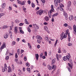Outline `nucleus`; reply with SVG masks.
<instances>
[{"label": "nucleus", "mask_w": 76, "mask_h": 76, "mask_svg": "<svg viewBox=\"0 0 76 76\" xmlns=\"http://www.w3.org/2000/svg\"><path fill=\"white\" fill-rule=\"evenodd\" d=\"M66 33L64 34V33L62 32L61 34L60 39L61 40H63L64 38H66L67 37V34H68L69 31H66Z\"/></svg>", "instance_id": "obj_1"}, {"label": "nucleus", "mask_w": 76, "mask_h": 76, "mask_svg": "<svg viewBox=\"0 0 76 76\" xmlns=\"http://www.w3.org/2000/svg\"><path fill=\"white\" fill-rule=\"evenodd\" d=\"M44 12V11L42 10H40L37 12V14L38 15L39 14V15H41L43 12Z\"/></svg>", "instance_id": "obj_2"}, {"label": "nucleus", "mask_w": 76, "mask_h": 76, "mask_svg": "<svg viewBox=\"0 0 76 76\" xmlns=\"http://www.w3.org/2000/svg\"><path fill=\"white\" fill-rule=\"evenodd\" d=\"M70 63H68V65H69V67H70L71 69H72V66L73 65V62H72V60H70Z\"/></svg>", "instance_id": "obj_3"}, {"label": "nucleus", "mask_w": 76, "mask_h": 76, "mask_svg": "<svg viewBox=\"0 0 76 76\" xmlns=\"http://www.w3.org/2000/svg\"><path fill=\"white\" fill-rule=\"evenodd\" d=\"M6 47V43H5V42H4L3 43V44L1 45L0 48V50H1V51H2V49H4V48H5Z\"/></svg>", "instance_id": "obj_4"}, {"label": "nucleus", "mask_w": 76, "mask_h": 76, "mask_svg": "<svg viewBox=\"0 0 76 76\" xmlns=\"http://www.w3.org/2000/svg\"><path fill=\"white\" fill-rule=\"evenodd\" d=\"M63 58L64 61H66L67 59V60H69L70 57H69V55H67L66 56L64 57Z\"/></svg>", "instance_id": "obj_5"}, {"label": "nucleus", "mask_w": 76, "mask_h": 76, "mask_svg": "<svg viewBox=\"0 0 76 76\" xmlns=\"http://www.w3.org/2000/svg\"><path fill=\"white\" fill-rule=\"evenodd\" d=\"M7 66H4V67L2 68V72H4L7 71Z\"/></svg>", "instance_id": "obj_6"}, {"label": "nucleus", "mask_w": 76, "mask_h": 76, "mask_svg": "<svg viewBox=\"0 0 76 76\" xmlns=\"http://www.w3.org/2000/svg\"><path fill=\"white\" fill-rule=\"evenodd\" d=\"M51 9L50 10V13H52V12H54V9L53 5H51Z\"/></svg>", "instance_id": "obj_7"}, {"label": "nucleus", "mask_w": 76, "mask_h": 76, "mask_svg": "<svg viewBox=\"0 0 76 76\" xmlns=\"http://www.w3.org/2000/svg\"><path fill=\"white\" fill-rule=\"evenodd\" d=\"M73 29L74 31L73 32V33L75 34H76V27L75 25H74L73 26Z\"/></svg>", "instance_id": "obj_8"}, {"label": "nucleus", "mask_w": 76, "mask_h": 76, "mask_svg": "<svg viewBox=\"0 0 76 76\" xmlns=\"http://www.w3.org/2000/svg\"><path fill=\"white\" fill-rule=\"evenodd\" d=\"M14 32L16 34L18 33V27H15L14 28Z\"/></svg>", "instance_id": "obj_9"}, {"label": "nucleus", "mask_w": 76, "mask_h": 76, "mask_svg": "<svg viewBox=\"0 0 76 76\" xmlns=\"http://www.w3.org/2000/svg\"><path fill=\"white\" fill-rule=\"evenodd\" d=\"M44 30L46 31H47V32L49 33V31H48V27L47 26H45L44 27Z\"/></svg>", "instance_id": "obj_10"}, {"label": "nucleus", "mask_w": 76, "mask_h": 76, "mask_svg": "<svg viewBox=\"0 0 76 76\" xmlns=\"http://www.w3.org/2000/svg\"><path fill=\"white\" fill-rule=\"evenodd\" d=\"M56 58L54 59L52 61V63H51V65H53L55 63H56Z\"/></svg>", "instance_id": "obj_11"}, {"label": "nucleus", "mask_w": 76, "mask_h": 76, "mask_svg": "<svg viewBox=\"0 0 76 76\" xmlns=\"http://www.w3.org/2000/svg\"><path fill=\"white\" fill-rule=\"evenodd\" d=\"M35 56L37 60H38V58L39 57V55L38 54H35Z\"/></svg>", "instance_id": "obj_12"}, {"label": "nucleus", "mask_w": 76, "mask_h": 76, "mask_svg": "<svg viewBox=\"0 0 76 76\" xmlns=\"http://www.w3.org/2000/svg\"><path fill=\"white\" fill-rule=\"evenodd\" d=\"M5 6H6V3H4L1 5V7L3 9H4V7H5Z\"/></svg>", "instance_id": "obj_13"}, {"label": "nucleus", "mask_w": 76, "mask_h": 76, "mask_svg": "<svg viewBox=\"0 0 76 76\" xmlns=\"http://www.w3.org/2000/svg\"><path fill=\"white\" fill-rule=\"evenodd\" d=\"M45 19L46 20V21H47V22H48V21H49V18L48 16L45 17Z\"/></svg>", "instance_id": "obj_14"}, {"label": "nucleus", "mask_w": 76, "mask_h": 76, "mask_svg": "<svg viewBox=\"0 0 76 76\" xmlns=\"http://www.w3.org/2000/svg\"><path fill=\"white\" fill-rule=\"evenodd\" d=\"M64 16L66 20H67L68 18H67V14L66 13H65L64 14Z\"/></svg>", "instance_id": "obj_15"}, {"label": "nucleus", "mask_w": 76, "mask_h": 76, "mask_svg": "<svg viewBox=\"0 0 76 76\" xmlns=\"http://www.w3.org/2000/svg\"><path fill=\"white\" fill-rule=\"evenodd\" d=\"M69 19L70 20H73V19H74V17H73V15H71L69 17Z\"/></svg>", "instance_id": "obj_16"}, {"label": "nucleus", "mask_w": 76, "mask_h": 76, "mask_svg": "<svg viewBox=\"0 0 76 76\" xmlns=\"http://www.w3.org/2000/svg\"><path fill=\"white\" fill-rule=\"evenodd\" d=\"M68 40L69 41H70V38L71 37H70V33H69L68 34Z\"/></svg>", "instance_id": "obj_17"}, {"label": "nucleus", "mask_w": 76, "mask_h": 76, "mask_svg": "<svg viewBox=\"0 0 76 76\" xmlns=\"http://www.w3.org/2000/svg\"><path fill=\"white\" fill-rule=\"evenodd\" d=\"M8 37H9V36H8V35L7 34H5L4 35V38H5V39H6L7 38H8Z\"/></svg>", "instance_id": "obj_18"}, {"label": "nucleus", "mask_w": 76, "mask_h": 76, "mask_svg": "<svg viewBox=\"0 0 76 76\" xmlns=\"http://www.w3.org/2000/svg\"><path fill=\"white\" fill-rule=\"evenodd\" d=\"M48 68L49 70H52V69H51V66H50V65H48Z\"/></svg>", "instance_id": "obj_19"}, {"label": "nucleus", "mask_w": 76, "mask_h": 76, "mask_svg": "<svg viewBox=\"0 0 76 76\" xmlns=\"http://www.w3.org/2000/svg\"><path fill=\"white\" fill-rule=\"evenodd\" d=\"M24 20H25V23H26V24H28L29 25V23L28 22V21L26 19H25Z\"/></svg>", "instance_id": "obj_20"}, {"label": "nucleus", "mask_w": 76, "mask_h": 76, "mask_svg": "<svg viewBox=\"0 0 76 76\" xmlns=\"http://www.w3.org/2000/svg\"><path fill=\"white\" fill-rule=\"evenodd\" d=\"M26 1H22V2L20 3L21 5H25Z\"/></svg>", "instance_id": "obj_21"}, {"label": "nucleus", "mask_w": 76, "mask_h": 76, "mask_svg": "<svg viewBox=\"0 0 76 76\" xmlns=\"http://www.w3.org/2000/svg\"><path fill=\"white\" fill-rule=\"evenodd\" d=\"M71 6V2L70 1L68 2V7H69Z\"/></svg>", "instance_id": "obj_22"}, {"label": "nucleus", "mask_w": 76, "mask_h": 76, "mask_svg": "<svg viewBox=\"0 0 76 76\" xmlns=\"http://www.w3.org/2000/svg\"><path fill=\"white\" fill-rule=\"evenodd\" d=\"M26 65L28 67H29L30 66L28 62H27L26 64Z\"/></svg>", "instance_id": "obj_23"}, {"label": "nucleus", "mask_w": 76, "mask_h": 76, "mask_svg": "<svg viewBox=\"0 0 76 76\" xmlns=\"http://www.w3.org/2000/svg\"><path fill=\"white\" fill-rule=\"evenodd\" d=\"M56 58L57 59V60H58H58H59V58H58V54H56Z\"/></svg>", "instance_id": "obj_24"}, {"label": "nucleus", "mask_w": 76, "mask_h": 76, "mask_svg": "<svg viewBox=\"0 0 76 76\" xmlns=\"http://www.w3.org/2000/svg\"><path fill=\"white\" fill-rule=\"evenodd\" d=\"M10 37L12 39V33L11 31H10Z\"/></svg>", "instance_id": "obj_25"}, {"label": "nucleus", "mask_w": 76, "mask_h": 76, "mask_svg": "<svg viewBox=\"0 0 76 76\" xmlns=\"http://www.w3.org/2000/svg\"><path fill=\"white\" fill-rule=\"evenodd\" d=\"M23 9L24 12H25V13H26V8H25V7L24 6H23Z\"/></svg>", "instance_id": "obj_26"}, {"label": "nucleus", "mask_w": 76, "mask_h": 76, "mask_svg": "<svg viewBox=\"0 0 76 76\" xmlns=\"http://www.w3.org/2000/svg\"><path fill=\"white\" fill-rule=\"evenodd\" d=\"M35 28L36 29H39V26H37V25L36 24V25L35 27Z\"/></svg>", "instance_id": "obj_27"}, {"label": "nucleus", "mask_w": 76, "mask_h": 76, "mask_svg": "<svg viewBox=\"0 0 76 76\" xmlns=\"http://www.w3.org/2000/svg\"><path fill=\"white\" fill-rule=\"evenodd\" d=\"M8 72H12V70H11V68H10L9 67V66L8 67Z\"/></svg>", "instance_id": "obj_28"}, {"label": "nucleus", "mask_w": 76, "mask_h": 76, "mask_svg": "<svg viewBox=\"0 0 76 76\" xmlns=\"http://www.w3.org/2000/svg\"><path fill=\"white\" fill-rule=\"evenodd\" d=\"M58 15V13H56L54 14L53 15H52V16H53V17L54 16H57V15Z\"/></svg>", "instance_id": "obj_29"}, {"label": "nucleus", "mask_w": 76, "mask_h": 76, "mask_svg": "<svg viewBox=\"0 0 76 76\" xmlns=\"http://www.w3.org/2000/svg\"><path fill=\"white\" fill-rule=\"evenodd\" d=\"M56 66L54 65H53L52 66V69H54V68H56Z\"/></svg>", "instance_id": "obj_30"}, {"label": "nucleus", "mask_w": 76, "mask_h": 76, "mask_svg": "<svg viewBox=\"0 0 76 76\" xmlns=\"http://www.w3.org/2000/svg\"><path fill=\"white\" fill-rule=\"evenodd\" d=\"M17 53L18 55L20 54V49H19L17 50Z\"/></svg>", "instance_id": "obj_31"}, {"label": "nucleus", "mask_w": 76, "mask_h": 76, "mask_svg": "<svg viewBox=\"0 0 76 76\" xmlns=\"http://www.w3.org/2000/svg\"><path fill=\"white\" fill-rule=\"evenodd\" d=\"M38 43H39V44H41V40L39 39H37V41Z\"/></svg>", "instance_id": "obj_32"}, {"label": "nucleus", "mask_w": 76, "mask_h": 76, "mask_svg": "<svg viewBox=\"0 0 76 76\" xmlns=\"http://www.w3.org/2000/svg\"><path fill=\"white\" fill-rule=\"evenodd\" d=\"M35 4L33 3H31V6L32 7H35Z\"/></svg>", "instance_id": "obj_33"}, {"label": "nucleus", "mask_w": 76, "mask_h": 76, "mask_svg": "<svg viewBox=\"0 0 76 76\" xmlns=\"http://www.w3.org/2000/svg\"><path fill=\"white\" fill-rule=\"evenodd\" d=\"M3 28L4 29H5L6 28H8V26L6 25H4L3 26Z\"/></svg>", "instance_id": "obj_34"}, {"label": "nucleus", "mask_w": 76, "mask_h": 76, "mask_svg": "<svg viewBox=\"0 0 76 76\" xmlns=\"http://www.w3.org/2000/svg\"><path fill=\"white\" fill-rule=\"evenodd\" d=\"M9 56H7L6 57L5 60H9Z\"/></svg>", "instance_id": "obj_35"}, {"label": "nucleus", "mask_w": 76, "mask_h": 76, "mask_svg": "<svg viewBox=\"0 0 76 76\" xmlns=\"http://www.w3.org/2000/svg\"><path fill=\"white\" fill-rule=\"evenodd\" d=\"M67 10H69V11H71V9L70 8V7H67Z\"/></svg>", "instance_id": "obj_36"}, {"label": "nucleus", "mask_w": 76, "mask_h": 76, "mask_svg": "<svg viewBox=\"0 0 76 76\" xmlns=\"http://www.w3.org/2000/svg\"><path fill=\"white\" fill-rule=\"evenodd\" d=\"M42 56H43V53H41L40 55V58H42Z\"/></svg>", "instance_id": "obj_37"}, {"label": "nucleus", "mask_w": 76, "mask_h": 76, "mask_svg": "<svg viewBox=\"0 0 76 76\" xmlns=\"http://www.w3.org/2000/svg\"><path fill=\"white\" fill-rule=\"evenodd\" d=\"M12 7L11 6H10L9 7V10H10V11H11V10H12Z\"/></svg>", "instance_id": "obj_38"}, {"label": "nucleus", "mask_w": 76, "mask_h": 76, "mask_svg": "<svg viewBox=\"0 0 76 76\" xmlns=\"http://www.w3.org/2000/svg\"><path fill=\"white\" fill-rule=\"evenodd\" d=\"M58 2H57H57H55V6L56 7H57V6H58Z\"/></svg>", "instance_id": "obj_39"}, {"label": "nucleus", "mask_w": 76, "mask_h": 76, "mask_svg": "<svg viewBox=\"0 0 76 76\" xmlns=\"http://www.w3.org/2000/svg\"><path fill=\"white\" fill-rule=\"evenodd\" d=\"M68 26V24L66 23H65L64 24V26H65V27H67Z\"/></svg>", "instance_id": "obj_40"}, {"label": "nucleus", "mask_w": 76, "mask_h": 76, "mask_svg": "<svg viewBox=\"0 0 76 76\" xmlns=\"http://www.w3.org/2000/svg\"><path fill=\"white\" fill-rule=\"evenodd\" d=\"M27 29L28 30V31L30 33L31 32V30L30 29H29V27Z\"/></svg>", "instance_id": "obj_41"}, {"label": "nucleus", "mask_w": 76, "mask_h": 76, "mask_svg": "<svg viewBox=\"0 0 76 76\" xmlns=\"http://www.w3.org/2000/svg\"><path fill=\"white\" fill-rule=\"evenodd\" d=\"M45 38L46 41H48L49 40V38L48 37H45Z\"/></svg>", "instance_id": "obj_42"}, {"label": "nucleus", "mask_w": 76, "mask_h": 76, "mask_svg": "<svg viewBox=\"0 0 76 76\" xmlns=\"http://www.w3.org/2000/svg\"><path fill=\"white\" fill-rule=\"evenodd\" d=\"M20 54H22V53H24V50H21L20 51Z\"/></svg>", "instance_id": "obj_43"}, {"label": "nucleus", "mask_w": 76, "mask_h": 76, "mask_svg": "<svg viewBox=\"0 0 76 76\" xmlns=\"http://www.w3.org/2000/svg\"><path fill=\"white\" fill-rule=\"evenodd\" d=\"M73 3H74V6H76V1H74Z\"/></svg>", "instance_id": "obj_44"}, {"label": "nucleus", "mask_w": 76, "mask_h": 76, "mask_svg": "<svg viewBox=\"0 0 76 76\" xmlns=\"http://www.w3.org/2000/svg\"><path fill=\"white\" fill-rule=\"evenodd\" d=\"M60 10L61 11H62V12H64V9L62 8H60Z\"/></svg>", "instance_id": "obj_45"}, {"label": "nucleus", "mask_w": 76, "mask_h": 76, "mask_svg": "<svg viewBox=\"0 0 76 76\" xmlns=\"http://www.w3.org/2000/svg\"><path fill=\"white\" fill-rule=\"evenodd\" d=\"M20 31V32L21 34H24V32H23V31H22V30H21Z\"/></svg>", "instance_id": "obj_46"}, {"label": "nucleus", "mask_w": 76, "mask_h": 76, "mask_svg": "<svg viewBox=\"0 0 76 76\" xmlns=\"http://www.w3.org/2000/svg\"><path fill=\"white\" fill-rule=\"evenodd\" d=\"M60 6L61 7L60 8H62V7H64V5L63 4H61L60 5Z\"/></svg>", "instance_id": "obj_47"}, {"label": "nucleus", "mask_w": 76, "mask_h": 76, "mask_svg": "<svg viewBox=\"0 0 76 76\" xmlns=\"http://www.w3.org/2000/svg\"><path fill=\"white\" fill-rule=\"evenodd\" d=\"M27 70L28 72H30L31 70L29 68H27Z\"/></svg>", "instance_id": "obj_48"}, {"label": "nucleus", "mask_w": 76, "mask_h": 76, "mask_svg": "<svg viewBox=\"0 0 76 76\" xmlns=\"http://www.w3.org/2000/svg\"><path fill=\"white\" fill-rule=\"evenodd\" d=\"M15 57L16 58H17L18 57V54H17V53H16L15 54Z\"/></svg>", "instance_id": "obj_49"}, {"label": "nucleus", "mask_w": 76, "mask_h": 76, "mask_svg": "<svg viewBox=\"0 0 76 76\" xmlns=\"http://www.w3.org/2000/svg\"><path fill=\"white\" fill-rule=\"evenodd\" d=\"M58 53H61V50H60V48H58Z\"/></svg>", "instance_id": "obj_50"}, {"label": "nucleus", "mask_w": 76, "mask_h": 76, "mask_svg": "<svg viewBox=\"0 0 76 76\" xmlns=\"http://www.w3.org/2000/svg\"><path fill=\"white\" fill-rule=\"evenodd\" d=\"M40 37V36H39V35H37V37H36V38H37V39H39Z\"/></svg>", "instance_id": "obj_51"}, {"label": "nucleus", "mask_w": 76, "mask_h": 76, "mask_svg": "<svg viewBox=\"0 0 76 76\" xmlns=\"http://www.w3.org/2000/svg\"><path fill=\"white\" fill-rule=\"evenodd\" d=\"M27 3H28V4H30L31 1H30V0L28 1H27Z\"/></svg>", "instance_id": "obj_52"}, {"label": "nucleus", "mask_w": 76, "mask_h": 76, "mask_svg": "<svg viewBox=\"0 0 76 76\" xmlns=\"http://www.w3.org/2000/svg\"><path fill=\"white\" fill-rule=\"evenodd\" d=\"M41 1H42V3H44L45 2V0H41Z\"/></svg>", "instance_id": "obj_53"}, {"label": "nucleus", "mask_w": 76, "mask_h": 76, "mask_svg": "<svg viewBox=\"0 0 76 76\" xmlns=\"http://www.w3.org/2000/svg\"><path fill=\"white\" fill-rule=\"evenodd\" d=\"M68 46H71V45H72V43H68Z\"/></svg>", "instance_id": "obj_54"}, {"label": "nucleus", "mask_w": 76, "mask_h": 76, "mask_svg": "<svg viewBox=\"0 0 76 76\" xmlns=\"http://www.w3.org/2000/svg\"><path fill=\"white\" fill-rule=\"evenodd\" d=\"M12 45H15L16 44V42H15L13 41L12 42Z\"/></svg>", "instance_id": "obj_55"}, {"label": "nucleus", "mask_w": 76, "mask_h": 76, "mask_svg": "<svg viewBox=\"0 0 76 76\" xmlns=\"http://www.w3.org/2000/svg\"><path fill=\"white\" fill-rule=\"evenodd\" d=\"M39 7H38L35 10H36V11H37V10H39Z\"/></svg>", "instance_id": "obj_56"}, {"label": "nucleus", "mask_w": 76, "mask_h": 76, "mask_svg": "<svg viewBox=\"0 0 76 76\" xmlns=\"http://www.w3.org/2000/svg\"><path fill=\"white\" fill-rule=\"evenodd\" d=\"M24 61H26V60H27V59L26 58V56L24 57Z\"/></svg>", "instance_id": "obj_57"}, {"label": "nucleus", "mask_w": 76, "mask_h": 76, "mask_svg": "<svg viewBox=\"0 0 76 76\" xmlns=\"http://www.w3.org/2000/svg\"><path fill=\"white\" fill-rule=\"evenodd\" d=\"M0 15L1 16H1H2L4 15V13H0Z\"/></svg>", "instance_id": "obj_58"}, {"label": "nucleus", "mask_w": 76, "mask_h": 76, "mask_svg": "<svg viewBox=\"0 0 76 76\" xmlns=\"http://www.w3.org/2000/svg\"><path fill=\"white\" fill-rule=\"evenodd\" d=\"M18 3L19 4H20V3H21V1L19 0H18Z\"/></svg>", "instance_id": "obj_59"}, {"label": "nucleus", "mask_w": 76, "mask_h": 76, "mask_svg": "<svg viewBox=\"0 0 76 76\" xmlns=\"http://www.w3.org/2000/svg\"><path fill=\"white\" fill-rule=\"evenodd\" d=\"M15 22L16 23H19V20H16L15 21Z\"/></svg>", "instance_id": "obj_60"}, {"label": "nucleus", "mask_w": 76, "mask_h": 76, "mask_svg": "<svg viewBox=\"0 0 76 76\" xmlns=\"http://www.w3.org/2000/svg\"><path fill=\"white\" fill-rule=\"evenodd\" d=\"M43 24L44 25H48V23H47L45 22Z\"/></svg>", "instance_id": "obj_61"}, {"label": "nucleus", "mask_w": 76, "mask_h": 76, "mask_svg": "<svg viewBox=\"0 0 76 76\" xmlns=\"http://www.w3.org/2000/svg\"><path fill=\"white\" fill-rule=\"evenodd\" d=\"M22 42H24V43H25V42H26V41H25V39H23L22 40Z\"/></svg>", "instance_id": "obj_62"}, {"label": "nucleus", "mask_w": 76, "mask_h": 76, "mask_svg": "<svg viewBox=\"0 0 76 76\" xmlns=\"http://www.w3.org/2000/svg\"><path fill=\"white\" fill-rule=\"evenodd\" d=\"M23 25V23H21L19 24V26H22V25Z\"/></svg>", "instance_id": "obj_63"}, {"label": "nucleus", "mask_w": 76, "mask_h": 76, "mask_svg": "<svg viewBox=\"0 0 76 76\" xmlns=\"http://www.w3.org/2000/svg\"><path fill=\"white\" fill-rule=\"evenodd\" d=\"M19 40H20V38H18L17 39V41H18V42L19 41Z\"/></svg>", "instance_id": "obj_64"}]
</instances>
